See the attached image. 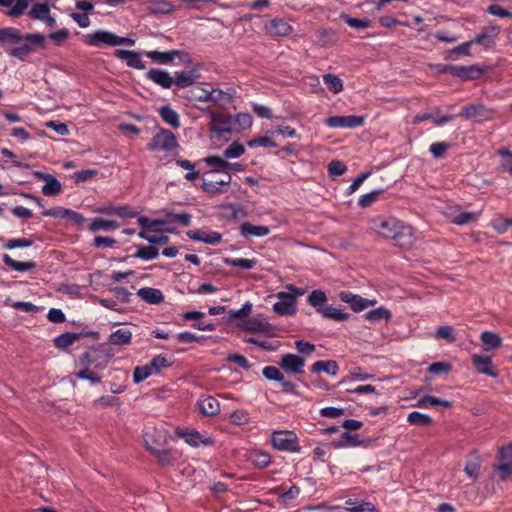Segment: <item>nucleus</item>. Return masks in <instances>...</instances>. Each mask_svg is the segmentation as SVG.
<instances>
[{"label": "nucleus", "instance_id": "obj_1", "mask_svg": "<svg viewBox=\"0 0 512 512\" xmlns=\"http://www.w3.org/2000/svg\"><path fill=\"white\" fill-rule=\"evenodd\" d=\"M113 356L114 353L105 344L87 348L76 360L75 366L81 369L75 372L74 376L89 381L91 385L101 383L100 372L108 367Z\"/></svg>", "mask_w": 512, "mask_h": 512}, {"label": "nucleus", "instance_id": "obj_2", "mask_svg": "<svg viewBox=\"0 0 512 512\" xmlns=\"http://www.w3.org/2000/svg\"><path fill=\"white\" fill-rule=\"evenodd\" d=\"M44 42L45 37L40 33L22 35L14 27L0 28V45L19 44L9 50V55L21 60L34 52L36 47L43 46Z\"/></svg>", "mask_w": 512, "mask_h": 512}, {"label": "nucleus", "instance_id": "obj_3", "mask_svg": "<svg viewBox=\"0 0 512 512\" xmlns=\"http://www.w3.org/2000/svg\"><path fill=\"white\" fill-rule=\"evenodd\" d=\"M371 229L385 239H391L398 246H409L413 242V229L395 217H377L371 220Z\"/></svg>", "mask_w": 512, "mask_h": 512}, {"label": "nucleus", "instance_id": "obj_4", "mask_svg": "<svg viewBox=\"0 0 512 512\" xmlns=\"http://www.w3.org/2000/svg\"><path fill=\"white\" fill-rule=\"evenodd\" d=\"M439 71L450 74L462 81L478 80L486 72V66L472 64L469 66L446 64L441 65Z\"/></svg>", "mask_w": 512, "mask_h": 512}, {"label": "nucleus", "instance_id": "obj_5", "mask_svg": "<svg viewBox=\"0 0 512 512\" xmlns=\"http://www.w3.org/2000/svg\"><path fill=\"white\" fill-rule=\"evenodd\" d=\"M86 43L95 47H99L104 44L109 46H134L135 40L128 37L118 36L110 31L98 30L87 35Z\"/></svg>", "mask_w": 512, "mask_h": 512}, {"label": "nucleus", "instance_id": "obj_6", "mask_svg": "<svg viewBox=\"0 0 512 512\" xmlns=\"http://www.w3.org/2000/svg\"><path fill=\"white\" fill-rule=\"evenodd\" d=\"M287 289L290 292H279L276 295L278 301L273 305V310L278 315H294L296 313V296H301L304 293L293 285H288Z\"/></svg>", "mask_w": 512, "mask_h": 512}, {"label": "nucleus", "instance_id": "obj_7", "mask_svg": "<svg viewBox=\"0 0 512 512\" xmlns=\"http://www.w3.org/2000/svg\"><path fill=\"white\" fill-rule=\"evenodd\" d=\"M271 444L274 449L289 453H299L301 446L295 432L278 430L271 434Z\"/></svg>", "mask_w": 512, "mask_h": 512}, {"label": "nucleus", "instance_id": "obj_8", "mask_svg": "<svg viewBox=\"0 0 512 512\" xmlns=\"http://www.w3.org/2000/svg\"><path fill=\"white\" fill-rule=\"evenodd\" d=\"M178 147L175 134L168 129L158 128L156 134L147 144L149 151H165L170 152Z\"/></svg>", "mask_w": 512, "mask_h": 512}, {"label": "nucleus", "instance_id": "obj_9", "mask_svg": "<svg viewBox=\"0 0 512 512\" xmlns=\"http://www.w3.org/2000/svg\"><path fill=\"white\" fill-rule=\"evenodd\" d=\"M495 110L485 106L482 103H474L462 107L457 116L466 120H475L476 122L491 121L495 117Z\"/></svg>", "mask_w": 512, "mask_h": 512}, {"label": "nucleus", "instance_id": "obj_10", "mask_svg": "<svg viewBox=\"0 0 512 512\" xmlns=\"http://www.w3.org/2000/svg\"><path fill=\"white\" fill-rule=\"evenodd\" d=\"M42 215L46 217L66 219L69 224L76 228H81L86 221L85 217L81 213L61 206L46 209L42 212Z\"/></svg>", "mask_w": 512, "mask_h": 512}, {"label": "nucleus", "instance_id": "obj_11", "mask_svg": "<svg viewBox=\"0 0 512 512\" xmlns=\"http://www.w3.org/2000/svg\"><path fill=\"white\" fill-rule=\"evenodd\" d=\"M150 438H151V435L148 433H145L143 435L144 444H145L146 449L153 456L156 457V459L162 466H173L178 459L176 454L170 449L159 448L154 445H151Z\"/></svg>", "mask_w": 512, "mask_h": 512}, {"label": "nucleus", "instance_id": "obj_12", "mask_svg": "<svg viewBox=\"0 0 512 512\" xmlns=\"http://www.w3.org/2000/svg\"><path fill=\"white\" fill-rule=\"evenodd\" d=\"M325 123L331 128H357L364 124V117L358 115L330 116Z\"/></svg>", "mask_w": 512, "mask_h": 512}, {"label": "nucleus", "instance_id": "obj_13", "mask_svg": "<svg viewBox=\"0 0 512 512\" xmlns=\"http://www.w3.org/2000/svg\"><path fill=\"white\" fill-rule=\"evenodd\" d=\"M305 359L299 355L287 353L282 355L280 367L287 373L301 375L304 373Z\"/></svg>", "mask_w": 512, "mask_h": 512}, {"label": "nucleus", "instance_id": "obj_14", "mask_svg": "<svg viewBox=\"0 0 512 512\" xmlns=\"http://www.w3.org/2000/svg\"><path fill=\"white\" fill-rule=\"evenodd\" d=\"M145 55L154 63L158 64H171L176 57L180 58V60L183 62L188 58L187 53L179 50H170L165 52L152 50L146 51Z\"/></svg>", "mask_w": 512, "mask_h": 512}, {"label": "nucleus", "instance_id": "obj_15", "mask_svg": "<svg viewBox=\"0 0 512 512\" xmlns=\"http://www.w3.org/2000/svg\"><path fill=\"white\" fill-rule=\"evenodd\" d=\"M500 33L499 26H487L484 27L482 32L477 34L473 39H471L472 44L481 45L485 49H492L495 47V38Z\"/></svg>", "mask_w": 512, "mask_h": 512}, {"label": "nucleus", "instance_id": "obj_16", "mask_svg": "<svg viewBox=\"0 0 512 512\" xmlns=\"http://www.w3.org/2000/svg\"><path fill=\"white\" fill-rule=\"evenodd\" d=\"M176 434L182 438L188 445L192 447H199L200 445L203 446H210L213 444V439L208 436L202 435L197 430L191 429V430H180L177 429Z\"/></svg>", "mask_w": 512, "mask_h": 512}, {"label": "nucleus", "instance_id": "obj_17", "mask_svg": "<svg viewBox=\"0 0 512 512\" xmlns=\"http://www.w3.org/2000/svg\"><path fill=\"white\" fill-rule=\"evenodd\" d=\"M339 299L350 305L354 312H361L367 307L375 304V300H368L360 295L353 294L349 291H342L339 293Z\"/></svg>", "mask_w": 512, "mask_h": 512}, {"label": "nucleus", "instance_id": "obj_18", "mask_svg": "<svg viewBox=\"0 0 512 512\" xmlns=\"http://www.w3.org/2000/svg\"><path fill=\"white\" fill-rule=\"evenodd\" d=\"M34 175L39 180L45 181V185L42 187V193L45 196H56L62 191V184L52 174L44 173L41 171H35Z\"/></svg>", "mask_w": 512, "mask_h": 512}, {"label": "nucleus", "instance_id": "obj_19", "mask_svg": "<svg viewBox=\"0 0 512 512\" xmlns=\"http://www.w3.org/2000/svg\"><path fill=\"white\" fill-rule=\"evenodd\" d=\"M471 360L473 363L474 368L477 370L478 373L484 374L486 376L490 377H497L498 373L495 371L492 363L491 356H483L478 354H473L471 356Z\"/></svg>", "mask_w": 512, "mask_h": 512}, {"label": "nucleus", "instance_id": "obj_20", "mask_svg": "<svg viewBox=\"0 0 512 512\" xmlns=\"http://www.w3.org/2000/svg\"><path fill=\"white\" fill-rule=\"evenodd\" d=\"M145 76L148 80H151L164 89H170L174 83V79L168 71L158 68L149 69Z\"/></svg>", "mask_w": 512, "mask_h": 512}, {"label": "nucleus", "instance_id": "obj_21", "mask_svg": "<svg viewBox=\"0 0 512 512\" xmlns=\"http://www.w3.org/2000/svg\"><path fill=\"white\" fill-rule=\"evenodd\" d=\"M187 236L194 241L210 245H216L222 241V234L217 231L205 232L201 229H196L188 231Z\"/></svg>", "mask_w": 512, "mask_h": 512}, {"label": "nucleus", "instance_id": "obj_22", "mask_svg": "<svg viewBox=\"0 0 512 512\" xmlns=\"http://www.w3.org/2000/svg\"><path fill=\"white\" fill-rule=\"evenodd\" d=\"M115 56L118 59L125 60L128 67L138 70L145 69V64L141 59V53L137 51L117 49Z\"/></svg>", "mask_w": 512, "mask_h": 512}, {"label": "nucleus", "instance_id": "obj_23", "mask_svg": "<svg viewBox=\"0 0 512 512\" xmlns=\"http://www.w3.org/2000/svg\"><path fill=\"white\" fill-rule=\"evenodd\" d=\"M200 74L195 69L176 71L174 74V83L178 88H187L196 83Z\"/></svg>", "mask_w": 512, "mask_h": 512}, {"label": "nucleus", "instance_id": "obj_24", "mask_svg": "<svg viewBox=\"0 0 512 512\" xmlns=\"http://www.w3.org/2000/svg\"><path fill=\"white\" fill-rule=\"evenodd\" d=\"M197 408L205 416H216L220 412V403L213 396H206L197 402Z\"/></svg>", "mask_w": 512, "mask_h": 512}, {"label": "nucleus", "instance_id": "obj_25", "mask_svg": "<svg viewBox=\"0 0 512 512\" xmlns=\"http://www.w3.org/2000/svg\"><path fill=\"white\" fill-rule=\"evenodd\" d=\"M30 0H0V6L10 8L6 15L10 17L22 16L29 6Z\"/></svg>", "mask_w": 512, "mask_h": 512}, {"label": "nucleus", "instance_id": "obj_26", "mask_svg": "<svg viewBox=\"0 0 512 512\" xmlns=\"http://www.w3.org/2000/svg\"><path fill=\"white\" fill-rule=\"evenodd\" d=\"M210 126L211 131L219 135L231 132L230 118L223 114H212Z\"/></svg>", "mask_w": 512, "mask_h": 512}, {"label": "nucleus", "instance_id": "obj_27", "mask_svg": "<svg viewBox=\"0 0 512 512\" xmlns=\"http://www.w3.org/2000/svg\"><path fill=\"white\" fill-rule=\"evenodd\" d=\"M363 443L364 441L360 440L358 434H351L350 432L345 431L337 440L332 441L331 445L338 449L345 447H356L362 445Z\"/></svg>", "mask_w": 512, "mask_h": 512}, {"label": "nucleus", "instance_id": "obj_28", "mask_svg": "<svg viewBox=\"0 0 512 512\" xmlns=\"http://www.w3.org/2000/svg\"><path fill=\"white\" fill-rule=\"evenodd\" d=\"M137 295L145 302L153 305L161 304L164 295L161 290L151 287H144L138 290Z\"/></svg>", "mask_w": 512, "mask_h": 512}, {"label": "nucleus", "instance_id": "obj_29", "mask_svg": "<svg viewBox=\"0 0 512 512\" xmlns=\"http://www.w3.org/2000/svg\"><path fill=\"white\" fill-rule=\"evenodd\" d=\"M270 233V228L264 225H253L250 222H244L240 226V234L243 237H264Z\"/></svg>", "mask_w": 512, "mask_h": 512}, {"label": "nucleus", "instance_id": "obj_30", "mask_svg": "<svg viewBox=\"0 0 512 512\" xmlns=\"http://www.w3.org/2000/svg\"><path fill=\"white\" fill-rule=\"evenodd\" d=\"M339 371L338 363L335 360H320L311 366L312 373L324 372L328 375L335 376Z\"/></svg>", "mask_w": 512, "mask_h": 512}, {"label": "nucleus", "instance_id": "obj_31", "mask_svg": "<svg viewBox=\"0 0 512 512\" xmlns=\"http://www.w3.org/2000/svg\"><path fill=\"white\" fill-rule=\"evenodd\" d=\"M167 224L178 223L182 227H188L191 224L192 215L187 212L175 213L172 210H163Z\"/></svg>", "mask_w": 512, "mask_h": 512}, {"label": "nucleus", "instance_id": "obj_32", "mask_svg": "<svg viewBox=\"0 0 512 512\" xmlns=\"http://www.w3.org/2000/svg\"><path fill=\"white\" fill-rule=\"evenodd\" d=\"M132 335L129 329L119 328L109 335L108 341L110 344L117 346L129 345L132 341Z\"/></svg>", "mask_w": 512, "mask_h": 512}, {"label": "nucleus", "instance_id": "obj_33", "mask_svg": "<svg viewBox=\"0 0 512 512\" xmlns=\"http://www.w3.org/2000/svg\"><path fill=\"white\" fill-rule=\"evenodd\" d=\"M82 334L74 332H65L55 337L54 346L59 350H66L80 339Z\"/></svg>", "mask_w": 512, "mask_h": 512}, {"label": "nucleus", "instance_id": "obj_34", "mask_svg": "<svg viewBox=\"0 0 512 512\" xmlns=\"http://www.w3.org/2000/svg\"><path fill=\"white\" fill-rule=\"evenodd\" d=\"M480 340L485 346V351L498 349L503 344L502 338L499 336V334L488 330L483 331L480 334Z\"/></svg>", "mask_w": 512, "mask_h": 512}, {"label": "nucleus", "instance_id": "obj_35", "mask_svg": "<svg viewBox=\"0 0 512 512\" xmlns=\"http://www.w3.org/2000/svg\"><path fill=\"white\" fill-rule=\"evenodd\" d=\"M4 264L8 266L10 269L18 271V272H27L31 271L36 267V263L33 261H17L14 260L10 255L4 254L2 258Z\"/></svg>", "mask_w": 512, "mask_h": 512}, {"label": "nucleus", "instance_id": "obj_36", "mask_svg": "<svg viewBox=\"0 0 512 512\" xmlns=\"http://www.w3.org/2000/svg\"><path fill=\"white\" fill-rule=\"evenodd\" d=\"M232 181V176L229 172H226V180L219 181H203L202 189L203 191L216 195L223 192L222 186H228Z\"/></svg>", "mask_w": 512, "mask_h": 512}, {"label": "nucleus", "instance_id": "obj_37", "mask_svg": "<svg viewBox=\"0 0 512 512\" xmlns=\"http://www.w3.org/2000/svg\"><path fill=\"white\" fill-rule=\"evenodd\" d=\"M159 115L162 120L172 128L178 129L180 127L179 115L169 105L162 106L159 109Z\"/></svg>", "mask_w": 512, "mask_h": 512}, {"label": "nucleus", "instance_id": "obj_38", "mask_svg": "<svg viewBox=\"0 0 512 512\" xmlns=\"http://www.w3.org/2000/svg\"><path fill=\"white\" fill-rule=\"evenodd\" d=\"M319 314L323 318L332 319L337 322H343L349 319L350 314L343 312L340 309L334 308L331 305H326L323 309H319Z\"/></svg>", "mask_w": 512, "mask_h": 512}, {"label": "nucleus", "instance_id": "obj_39", "mask_svg": "<svg viewBox=\"0 0 512 512\" xmlns=\"http://www.w3.org/2000/svg\"><path fill=\"white\" fill-rule=\"evenodd\" d=\"M348 512H376V507L371 502L348 499L345 502Z\"/></svg>", "mask_w": 512, "mask_h": 512}, {"label": "nucleus", "instance_id": "obj_40", "mask_svg": "<svg viewBox=\"0 0 512 512\" xmlns=\"http://www.w3.org/2000/svg\"><path fill=\"white\" fill-rule=\"evenodd\" d=\"M323 82L326 85L327 89L333 94H339L343 91L344 85L342 79L331 73H327L323 75Z\"/></svg>", "mask_w": 512, "mask_h": 512}, {"label": "nucleus", "instance_id": "obj_41", "mask_svg": "<svg viewBox=\"0 0 512 512\" xmlns=\"http://www.w3.org/2000/svg\"><path fill=\"white\" fill-rule=\"evenodd\" d=\"M119 223L114 220H106L103 218H94L89 225L91 232H97L100 230L109 231L119 228Z\"/></svg>", "mask_w": 512, "mask_h": 512}, {"label": "nucleus", "instance_id": "obj_42", "mask_svg": "<svg viewBox=\"0 0 512 512\" xmlns=\"http://www.w3.org/2000/svg\"><path fill=\"white\" fill-rule=\"evenodd\" d=\"M392 317L390 310L381 306L364 314V318L371 322L388 321Z\"/></svg>", "mask_w": 512, "mask_h": 512}, {"label": "nucleus", "instance_id": "obj_43", "mask_svg": "<svg viewBox=\"0 0 512 512\" xmlns=\"http://www.w3.org/2000/svg\"><path fill=\"white\" fill-rule=\"evenodd\" d=\"M327 300L325 292L320 289L313 290L307 298V302L316 309L317 313H319V309L321 310L326 306Z\"/></svg>", "mask_w": 512, "mask_h": 512}, {"label": "nucleus", "instance_id": "obj_44", "mask_svg": "<svg viewBox=\"0 0 512 512\" xmlns=\"http://www.w3.org/2000/svg\"><path fill=\"white\" fill-rule=\"evenodd\" d=\"M250 459L252 464L260 469L266 468L271 464V456L265 451H254Z\"/></svg>", "mask_w": 512, "mask_h": 512}, {"label": "nucleus", "instance_id": "obj_45", "mask_svg": "<svg viewBox=\"0 0 512 512\" xmlns=\"http://www.w3.org/2000/svg\"><path fill=\"white\" fill-rule=\"evenodd\" d=\"M435 338L444 339L448 343H454L456 341L455 330L450 325L439 326L435 331Z\"/></svg>", "mask_w": 512, "mask_h": 512}, {"label": "nucleus", "instance_id": "obj_46", "mask_svg": "<svg viewBox=\"0 0 512 512\" xmlns=\"http://www.w3.org/2000/svg\"><path fill=\"white\" fill-rule=\"evenodd\" d=\"M224 264L232 267H240L243 269H252L257 264L255 259H246V258H224Z\"/></svg>", "mask_w": 512, "mask_h": 512}, {"label": "nucleus", "instance_id": "obj_47", "mask_svg": "<svg viewBox=\"0 0 512 512\" xmlns=\"http://www.w3.org/2000/svg\"><path fill=\"white\" fill-rule=\"evenodd\" d=\"M407 421L412 425L429 426L432 424V418L418 411H412L408 414Z\"/></svg>", "mask_w": 512, "mask_h": 512}, {"label": "nucleus", "instance_id": "obj_48", "mask_svg": "<svg viewBox=\"0 0 512 512\" xmlns=\"http://www.w3.org/2000/svg\"><path fill=\"white\" fill-rule=\"evenodd\" d=\"M153 374L155 372L150 363L144 366H137L133 372V381L136 384L141 383Z\"/></svg>", "mask_w": 512, "mask_h": 512}, {"label": "nucleus", "instance_id": "obj_49", "mask_svg": "<svg viewBox=\"0 0 512 512\" xmlns=\"http://www.w3.org/2000/svg\"><path fill=\"white\" fill-rule=\"evenodd\" d=\"M271 29L277 36H287L292 32V27L283 19L272 20Z\"/></svg>", "mask_w": 512, "mask_h": 512}, {"label": "nucleus", "instance_id": "obj_50", "mask_svg": "<svg viewBox=\"0 0 512 512\" xmlns=\"http://www.w3.org/2000/svg\"><path fill=\"white\" fill-rule=\"evenodd\" d=\"M204 162L207 165L213 167V170L211 172L225 171L226 167L229 165L228 161H226L225 159H223L219 156H216V155H211V156L204 158Z\"/></svg>", "mask_w": 512, "mask_h": 512}, {"label": "nucleus", "instance_id": "obj_51", "mask_svg": "<svg viewBox=\"0 0 512 512\" xmlns=\"http://www.w3.org/2000/svg\"><path fill=\"white\" fill-rule=\"evenodd\" d=\"M480 470V460L477 456L470 458L464 467V472L473 480L477 479Z\"/></svg>", "mask_w": 512, "mask_h": 512}, {"label": "nucleus", "instance_id": "obj_52", "mask_svg": "<svg viewBox=\"0 0 512 512\" xmlns=\"http://www.w3.org/2000/svg\"><path fill=\"white\" fill-rule=\"evenodd\" d=\"M419 404H420V406L431 405V406H442L444 408L452 407L451 401L444 400V399H441V398H438V397L432 396V395H426V396L422 397L419 400Z\"/></svg>", "mask_w": 512, "mask_h": 512}, {"label": "nucleus", "instance_id": "obj_53", "mask_svg": "<svg viewBox=\"0 0 512 512\" xmlns=\"http://www.w3.org/2000/svg\"><path fill=\"white\" fill-rule=\"evenodd\" d=\"M50 13V8L45 3H38L32 6L29 16L35 20H43Z\"/></svg>", "mask_w": 512, "mask_h": 512}, {"label": "nucleus", "instance_id": "obj_54", "mask_svg": "<svg viewBox=\"0 0 512 512\" xmlns=\"http://www.w3.org/2000/svg\"><path fill=\"white\" fill-rule=\"evenodd\" d=\"M159 255L158 249L154 246H141L138 248L134 257L142 260H152L157 258Z\"/></svg>", "mask_w": 512, "mask_h": 512}, {"label": "nucleus", "instance_id": "obj_55", "mask_svg": "<svg viewBox=\"0 0 512 512\" xmlns=\"http://www.w3.org/2000/svg\"><path fill=\"white\" fill-rule=\"evenodd\" d=\"M384 191L382 189L373 190L369 193L363 194L358 200V205L362 208L369 207L375 202Z\"/></svg>", "mask_w": 512, "mask_h": 512}, {"label": "nucleus", "instance_id": "obj_56", "mask_svg": "<svg viewBox=\"0 0 512 512\" xmlns=\"http://www.w3.org/2000/svg\"><path fill=\"white\" fill-rule=\"evenodd\" d=\"M206 336H197L189 331L180 332L176 335V339L180 343H202L206 340Z\"/></svg>", "mask_w": 512, "mask_h": 512}, {"label": "nucleus", "instance_id": "obj_57", "mask_svg": "<svg viewBox=\"0 0 512 512\" xmlns=\"http://www.w3.org/2000/svg\"><path fill=\"white\" fill-rule=\"evenodd\" d=\"M229 420H230V423H232L234 425L242 426V425H246L249 422L250 417H249V413L246 410L239 409V410H236L233 413H231Z\"/></svg>", "mask_w": 512, "mask_h": 512}, {"label": "nucleus", "instance_id": "obj_58", "mask_svg": "<svg viewBox=\"0 0 512 512\" xmlns=\"http://www.w3.org/2000/svg\"><path fill=\"white\" fill-rule=\"evenodd\" d=\"M341 18L345 20V23L356 29H365L371 26V21L367 18L359 19L354 17H349L347 15H342Z\"/></svg>", "mask_w": 512, "mask_h": 512}, {"label": "nucleus", "instance_id": "obj_59", "mask_svg": "<svg viewBox=\"0 0 512 512\" xmlns=\"http://www.w3.org/2000/svg\"><path fill=\"white\" fill-rule=\"evenodd\" d=\"M138 236L153 245H165L169 242L168 236H166V235H160V236L150 235L147 231L139 232Z\"/></svg>", "mask_w": 512, "mask_h": 512}, {"label": "nucleus", "instance_id": "obj_60", "mask_svg": "<svg viewBox=\"0 0 512 512\" xmlns=\"http://www.w3.org/2000/svg\"><path fill=\"white\" fill-rule=\"evenodd\" d=\"M450 148V144L447 142H434L430 145L429 151L434 158H442L447 150Z\"/></svg>", "mask_w": 512, "mask_h": 512}, {"label": "nucleus", "instance_id": "obj_61", "mask_svg": "<svg viewBox=\"0 0 512 512\" xmlns=\"http://www.w3.org/2000/svg\"><path fill=\"white\" fill-rule=\"evenodd\" d=\"M245 152V147L238 143L233 142L226 150H224V157L226 159L238 158Z\"/></svg>", "mask_w": 512, "mask_h": 512}, {"label": "nucleus", "instance_id": "obj_62", "mask_svg": "<svg viewBox=\"0 0 512 512\" xmlns=\"http://www.w3.org/2000/svg\"><path fill=\"white\" fill-rule=\"evenodd\" d=\"M347 171V166L339 160H332L328 164V174L331 177L341 176Z\"/></svg>", "mask_w": 512, "mask_h": 512}, {"label": "nucleus", "instance_id": "obj_63", "mask_svg": "<svg viewBox=\"0 0 512 512\" xmlns=\"http://www.w3.org/2000/svg\"><path fill=\"white\" fill-rule=\"evenodd\" d=\"M268 326L266 321L260 320L258 318H250L248 319L243 327L251 332L263 331Z\"/></svg>", "mask_w": 512, "mask_h": 512}, {"label": "nucleus", "instance_id": "obj_64", "mask_svg": "<svg viewBox=\"0 0 512 512\" xmlns=\"http://www.w3.org/2000/svg\"><path fill=\"white\" fill-rule=\"evenodd\" d=\"M486 12L490 15L497 16L500 18L512 19V12L508 11L507 9L498 4L489 5L486 9Z\"/></svg>", "mask_w": 512, "mask_h": 512}]
</instances>
